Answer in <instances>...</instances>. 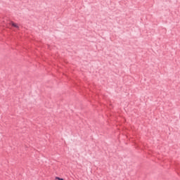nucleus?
Instances as JSON below:
<instances>
[{
	"instance_id": "f257e3e1",
	"label": "nucleus",
	"mask_w": 180,
	"mask_h": 180,
	"mask_svg": "<svg viewBox=\"0 0 180 180\" xmlns=\"http://www.w3.org/2000/svg\"><path fill=\"white\" fill-rule=\"evenodd\" d=\"M11 25L13 27H16V29H19V25H18L17 23H15L13 22H11Z\"/></svg>"
},
{
	"instance_id": "f03ea898",
	"label": "nucleus",
	"mask_w": 180,
	"mask_h": 180,
	"mask_svg": "<svg viewBox=\"0 0 180 180\" xmlns=\"http://www.w3.org/2000/svg\"><path fill=\"white\" fill-rule=\"evenodd\" d=\"M55 179H57V180H64V179H61L60 177H56Z\"/></svg>"
}]
</instances>
